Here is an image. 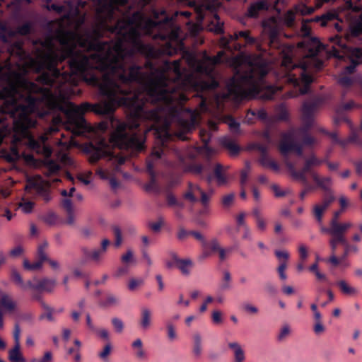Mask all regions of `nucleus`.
Masks as SVG:
<instances>
[{
  "mask_svg": "<svg viewBox=\"0 0 362 362\" xmlns=\"http://www.w3.org/2000/svg\"><path fill=\"white\" fill-rule=\"evenodd\" d=\"M329 244L332 250V254L335 253L337 245L339 244H346V238H341L340 237H332L329 240Z\"/></svg>",
  "mask_w": 362,
  "mask_h": 362,
  "instance_id": "obj_40",
  "label": "nucleus"
},
{
  "mask_svg": "<svg viewBox=\"0 0 362 362\" xmlns=\"http://www.w3.org/2000/svg\"><path fill=\"white\" fill-rule=\"evenodd\" d=\"M321 185H317L319 187L322 189L323 190L328 192L330 191L328 189V185H329L332 182V179L329 177H320Z\"/></svg>",
  "mask_w": 362,
  "mask_h": 362,
  "instance_id": "obj_59",
  "label": "nucleus"
},
{
  "mask_svg": "<svg viewBox=\"0 0 362 362\" xmlns=\"http://www.w3.org/2000/svg\"><path fill=\"white\" fill-rule=\"evenodd\" d=\"M144 281L141 279H131L128 284V288L130 291H134L137 286L142 285Z\"/></svg>",
  "mask_w": 362,
  "mask_h": 362,
  "instance_id": "obj_62",
  "label": "nucleus"
},
{
  "mask_svg": "<svg viewBox=\"0 0 362 362\" xmlns=\"http://www.w3.org/2000/svg\"><path fill=\"white\" fill-rule=\"evenodd\" d=\"M11 278L12 281L23 289L29 288L31 291L32 298L42 305L45 306L43 300L45 295V279H38L34 277L33 280L25 283L19 272L16 269H12L11 272Z\"/></svg>",
  "mask_w": 362,
  "mask_h": 362,
  "instance_id": "obj_7",
  "label": "nucleus"
},
{
  "mask_svg": "<svg viewBox=\"0 0 362 362\" xmlns=\"http://www.w3.org/2000/svg\"><path fill=\"white\" fill-rule=\"evenodd\" d=\"M25 189L28 191L35 189L37 192H41L44 190V184L40 183L37 179L30 178L27 181Z\"/></svg>",
  "mask_w": 362,
  "mask_h": 362,
  "instance_id": "obj_33",
  "label": "nucleus"
},
{
  "mask_svg": "<svg viewBox=\"0 0 362 362\" xmlns=\"http://www.w3.org/2000/svg\"><path fill=\"white\" fill-rule=\"evenodd\" d=\"M60 127H63L62 124H55L54 123V117L52 118V124L49 127H47V141H48V136L52 135L54 133H57ZM53 153V149L52 146L47 142V188L52 185V182H59L60 180L58 178L52 179L51 175H57L61 170L60 165L51 160L50 157Z\"/></svg>",
  "mask_w": 362,
  "mask_h": 362,
  "instance_id": "obj_10",
  "label": "nucleus"
},
{
  "mask_svg": "<svg viewBox=\"0 0 362 362\" xmlns=\"http://www.w3.org/2000/svg\"><path fill=\"white\" fill-rule=\"evenodd\" d=\"M228 348L234 352V362H244L245 360V352L238 342H230Z\"/></svg>",
  "mask_w": 362,
  "mask_h": 362,
  "instance_id": "obj_24",
  "label": "nucleus"
},
{
  "mask_svg": "<svg viewBox=\"0 0 362 362\" xmlns=\"http://www.w3.org/2000/svg\"><path fill=\"white\" fill-rule=\"evenodd\" d=\"M132 347L135 350V356L139 359H144L146 354L143 348V342L141 339H136L132 344Z\"/></svg>",
  "mask_w": 362,
  "mask_h": 362,
  "instance_id": "obj_28",
  "label": "nucleus"
},
{
  "mask_svg": "<svg viewBox=\"0 0 362 362\" xmlns=\"http://www.w3.org/2000/svg\"><path fill=\"white\" fill-rule=\"evenodd\" d=\"M269 5L265 0H259L252 4L247 9V16L250 18H257L260 11L268 10Z\"/></svg>",
  "mask_w": 362,
  "mask_h": 362,
  "instance_id": "obj_20",
  "label": "nucleus"
},
{
  "mask_svg": "<svg viewBox=\"0 0 362 362\" xmlns=\"http://www.w3.org/2000/svg\"><path fill=\"white\" fill-rule=\"evenodd\" d=\"M170 255L181 273L185 276H189L193 267L192 261L189 259H180L174 252H171Z\"/></svg>",
  "mask_w": 362,
  "mask_h": 362,
  "instance_id": "obj_19",
  "label": "nucleus"
},
{
  "mask_svg": "<svg viewBox=\"0 0 362 362\" xmlns=\"http://www.w3.org/2000/svg\"><path fill=\"white\" fill-rule=\"evenodd\" d=\"M47 20V116L50 112L63 113L54 116L55 124H62L68 136L61 133L56 138L59 148L56 156L63 165L72 160L66 151L74 136H86L92 130L83 115L92 112L105 119L98 124L103 132L111 129L110 141L120 149L139 151L144 141L132 131L138 124L129 125L114 116L118 107H133V113H144L136 98H129L132 83L146 79L141 66H127L123 57L109 49L91 57L66 48L52 56L50 28Z\"/></svg>",
  "mask_w": 362,
  "mask_h": 362,
  "instance_id": "obj_2",
  "label": "nucleus"
},
{
  "mask_svg": "<svg viewBox=\"0 0 362 362\" xmlns=\"http://www.w3.org/2000/svg\"><path fill=\"white\" fill-rule=\"evenodd\" d=\"M330 41L338 45L339 47L346 48L348 57L350 62H356L358 65L362 64V47H346L344 40L339 35L330 37Z\"/></svg>",
  "mask_w": 362,
  "mask_h": 362,
  "instance_id": "obj_12",
  "label": "nucleus"
},
{
  "mask_svg": "<svg viewBox=\"0 0 362 362\" xmlns=\"http://www.w3.org/2000/svg\"><path fill=\"white\" fill-rule=\"evenodd\" d=\"M199 136L204 146L206 147L211 140V136L210 132L206 129H201L199 131Z\"/></svg>",
  "mask_w": 362,
  "mask_h": 362,
  "instance_id": "obj_50",
  "label": "nucleus"
},
{
  "mask_svg": "<svg viewBox=\"0 0 362 362\" xmlns=\"http://www.w3.org/2000/svg\"><path fill=\"white\" fill-rule=\"evenodd\" d=\"M288 82L293 86V89L287 91L285 93V97L287 98H296L308 93L310 86L313 82V77L307 72L305 69H303L300 71L299 77L294 74H289Z\"/></svg>",
  "mask_w": 362,
  "mask_h": 362,
  "instance_id": "obj_8",
  "label": "nucleus"
},
{
  "mask_svg": "<svg viewBox=\"0 0 362 362\" xmlns=\"http://www.w3.org/2000/svg\"><path fill=\"white\" fill-rule=\"evenodd\" d=\"M163 224V219L162 217H159L158 221H156L155 223L150 222V223H148V226L153 232L156 233V232L160 231Z\"/></svg>",
  "mask_w": 362,
  "mask_h": 362,
  "instance_id": "obj_56",
  "label": "nucleus"
},
{
  "mask_svg": "<svg viewBox=\"0 0 362 362\" xmlns=\"http://www.w3.org/2000/svg\"><path fill=\"white\" fill-rule=\"evenodd\" d=\"M38 259L30 263L27 259L23 262V267L28 271H37L42 268L45 262V244H42L38 247L37 251Z\"/></svg>",
  "mask_w": 362,
  "mask_h": 362,
  "instance_id": "obj_17",
  "label": "nucleus"
},
{
  "mask_svg": "<svg viewBox=\"0 0 362 362\" xmlns=\"http://www.w3.org/2000/svg\"><path fill=\"white\" fill-rule=\"evenodd\" d=\"M272 189L273 190L275 197H282L286 196V194H288L291 191L289 189L286 190H281L278 185H273L272 186Z\"/></svg>",
  "mask_w": 362,
  "mask_h": 362,
  "instance_id": "obj_54",
  "label": "nucleus"
},
{
  "mask_svg": "<svg viewBox=\"0 0 362 362\" xmlns=\"http://www.w3.org/2000/svg\"><path fill=\"white\" fill-rule=\"evenodd\" d=\"M118 303L119 298L114 295L109 294L107 296L105 300L101 303V305L108 307L111 305H117Z\"/></svg>",
  "mask_w": 362,
  "mask_h": 362,
  "instance_id": "obj_45",
  "label": "nucleus"
},
{
  "mask_svg": "<svg viewBox=\"0 0 362 362\" xmlns=\"http://www.w3.org/2000/svg\"><path fill=\"white\" fill-rule=\"evenodd\" d=\"M40 68L42 70V72L40 75V81L42 85L45 84V52H42L41 54L40 59Z\"/></svg>",
  "mask_w": 362,
  "mask_h": 362,
  "instance_id": "obj_55",
  "label": "nucleus"
},
{
  "mask_svg": "<svg viewBox=\"0 0 362 362\" xmlns=\"http://www.w3.org/2000/svg\"><path fill=\"white\" fill-rule=\"evenodd\" d=\"M352 226L351 222L340 223L339 221H330L329 226L322 227L321 231L332 237L346 238L344 235Z\"/></svg>",
  "mask_w": 362,
  "mask_h": 362,
  "instance_id": "obj_13",
  "label": "nucleus"
},
{
  "mask_svg": "<svg viewBox=\"0 0 362 362\" xmlns=\"http://www.w3.org/2000/svg\"><path fill=\"white\" fill-rule=\"evenodd\" d=\"M207 247L211 253L218 252L221 248L218 241L216 239H213L209 243L207 242Z\"/></svg>",
  "mask_w": 362,
  "mask_h": 362,
  "instance_id": "obj_58",
  "label": "nucleus"
},
{
  "mask_svg": "<svg viewBox=\"0 0 362 362\" xmlns=\"http://www.w3.org/2000/svg\"><path fill=\"white\" fill-rule=\"evenodd\" d=\"M345 245V250L344 253L341 257V259H344L347 257L350 252L357 253L358 251V248L356 245H349L347 242L346 241V244H344Z\"/></svg>",
  "mask_w": 362,
  "mask_h": 362,
  "instance_id": "obj_51",
  "label": "nucleus"
},
{
  "mask_svg": "<svg viewBox=\"0 0 362 362\" xmlns=\"http://www.w3.org/2000/svg\"><path fill=\"white\" fill-rule=\"evenodd\" d=\"M256 116L258 119L261 120H266L268 117L267 112L264 109H259L256 110H248L247 112V117L249 115ZM250 118H247V122H250Z\"/></svg>",
  "mask_w": 362,
  "mask_h": 362,
  "instance_id": "obj_37",
  "label": "nucleus"
},
{
  "mask_svg": "<svg viewBox=\"0 0 362 362\" xmlns=\"http://www.w3.org/2000/svg\"><path fill=\"white\" fill-rule=\"evenodd\" d=\"M152 312L146 307H143L141 309V315L139 320V325L142 329H147L151 325Z\"/></svg>",
  "mask_w": 362,
  "mask_h": 362,
  "instance_id": "obj_22",
  "label": "nucleus"
},
{
  "mask_svg": "<svg viewBox=\"0 0 362 362\" xmlns=\"http://www.w3.org/2000/svg\"><path fill=\"white\" fill-rule=\"evenodd\" d=\"M47 20V116L50 112L63 113L54 116L55 124H62L68 136L61 133L56 138L59 148L56 156L63 165L72 160L66 151L74 136H86L92 130L83 115L92 112L105 119L98 124L103 132L111 129L110 141L120 149L139 151L144 141L132 131L138 124L129 125L114 116L118 107H133V113H144L136 98H129L132 83L146 79L141 66H127L123 57L109 49L91 57L66 48L52 56L50 28Z\"/></svg>",
  "mask_w": 362,
  "mask_h": 362,
  "instance_id": "obj_1",
  "label": "nucleus"
},
{
  "mask_svg": "<svg viewBox=\"0 0 362 362\" xmlns=\"http://www.w3.org/2000/svg\"><path fill=\"white\" fill-rule=\"evenodd\" d=\"M263 28L268 33L270 43H274L279 37V29L277 26L274 23L264 22Z\"/></svg>",
  "mask_w": 362,
  "mask_h": 362,
  "instance_id": "obj_25",
  "label": "nucleus"
},
{
  "mask_svg": "<svg viewBox=\"0 0 362 362\" xmlns=\"http://www.w3.org/2000/svg\"><path fill=\"white\" fill-rule=\"evenodd\" d=\"M111 321L116 332L122 333L124 327L122 320L117 317H113Z\"/></svg>",
  "mask_w": 362,
  "mask_h": 362,
  "instance_id": "obj_49",
  "label": "nucleus"
},
{
  "mask_svg": "<svg viewBox=\"0 0 362 362\" xmlns=\"http://www.w3.org/2000/svg\"><path fill=\"white\" fill-rule=\"evenodd\" d=\"M196 86L202 90H214L219 86L218 81L214 77L196 83Z\"/></svg>",
  "mask_w": 362,
  "mask_h": 362,
  "instance_id": "obj_23",
  "label": "nucleus"
},
{
  "mask_svg": "<svg viewBox=\"0 0 362 362\" xmlns=\"http://www.w3.org/2000/svg\"><path fill=\"white\" fill-rule=\"evenodd\" d=\"M190 235H192L196 240L202 243V247L207 246V242L204 237L198 231L190 230Z\"/></svg>",
  "mask_w": 362,
  "mask_h": 362,
  "instance_id": "obj_60",
  "label": "nucleus"
},
{
  "mask_svg": "<svg viewBox=\"0 0 362 362\" xmlns=\"http://www.w3.org/2000/svg\"><path fill=\"white\" fill-rule=\"evenodd\" d=\"M336 285L339 287L341 292L344 295L353 296L358 293L356 288L352 287L348 284L344 280H339L337 281Z\"/></svg>",
  "mask_w": 362,
  "mask_h": 362,
  "instance_id": "obj_26",
  "label": "nucleus"
},
{
  "mask_svg": "<svg viewBox=\"0 0 362 362\" xmlns=\"http://www.w3.org/2000/svg\"><path fill=\"white\" fill-rule=\"evenodd\" d=\"M269 71L268 63L262 58L256 57L249 59L248 65L241 73L238 72V78L232 77L227 84L228 94L235 100L262 97L265 100H272L281 91L275 86H269L265 92L263 82Z\"/></svg>",
  "mask_w": 362,
  "mask_h": 362,
  "instance_id": "obj_4",
  "label": "nucleus"
},
{
  "mask_svg": "<svg viewBox=\"0 0 362 362\" xmlns=\"http://www.w3.org/2000/svg\"><path fill=\"white\" fill-rule=\"evenodd\" d=\"M18 90L14 86H8L0 90V110L15 119V124L22 128L34 127L35 121L30 115L37 109V99L32 95L25 98L26 104H21L18 100Z\"/></svg>",
  "mask_w": 362,
  "mask_h": 362,
  "instance_id": "obj_5",
  "label": "nucleus"
},
{
  "mask_svg": "<svg viewBox=\"0 0 362 362\" xmlns=\"http://www.w3.org/2000/svg\"><path fill=\"white\" fill-rule=\"evenodd\" d=\"M286 268L287 264L284 263H280L277 268V272L281 280H286L287 279V275L285 273V270L286 269Z\"/></svg>",
  "mask_w": 362,
  "mask_h": 362,
  "instance_id": "obj_63",
  "label": "nucleus"
},
{
  "mask_svg": "<svg viewBox=\"0 0 362 362\" xmlns=\"http://www.w3.org/2000/svg\"><path fill=\"white\" fill-rule=\"evenodd\" d=\"M255 42V38L250 36L247 30L235 32L221 38V45L223 48L235 51H240L247 45H253Z\"/></svg>",
  "mask_w": 362,
  "mask_h": 362,
  "instance_id": "obj_9",
  "label": "nucleus"
},
{
  "mask_svg": "<svg viewBox=\"0 0 362 362\" xmlns=\"http://www.w3.org/2000/svg\"><path fill=\"white\" fill-rule=\"evenodd\" d=\"M111 351H112V345L110 342L107 343L105 344V346H104L103 349L102 351H100L99 354H98V356L103 359V360H106L107 358V357L109 356V355L111 353Z\"/></svg>",
  "mask_w": 362,
  "mask_h": 362,
  "instance_id": "obj_52",
  "label": "nucleus"
},
{
  "mask_svg": "<svg viewBox=\"0 0 362 362\" xmlns=\"http://www.w3.org/2000/svg\"><path fill=\"white\" fill-rule=\"evenodd\" d=\"M313 21L320 23L322 26H334L338 32L342 30L341 25L337 22V15L335 13L327 12L321 16H316Z\"/></svg>",
  "mask_w": 362,
  "mask_h": 362,
  "instance_id": "obj_18",
  "label": "nucleus"
},
{
  "mask_svg": "<svg viewBox=\"0 0 362 362\" xmlns=\"http://www.w3.org/2000/svg\"><path fill=\"white\" fill-rule=\"evenodd\" d=\"M323 162L322 159H319L315 155H311L305 160L304 166L300 170H296L294 163L290 160L285 161V163L291 176L295 180H300L303 184H307L306 173H311V168L313 166L320 165Z\"/></svg>",
  "mask_w": 362,
  "mask_h": 362,
  "instance_id": "obj_11",
  "label": "nucleus"
},
{
  "mask_svg": "<svg viewBox=\"0 0 362 362\" xmlns=\"http://www.w3.org/2000/svg\"><path fill=\"white\" fill-rule=\"evenodd\" d=\"M63 311H64L63 308L56 309V308H53L47 306V320L54 321V315L60 314Z\"/></svg>",
  "mask_w": 362,
  "mask_h": 362,
  "instance_id": "obj_44",
  "label": "nucleus"
},
{
  "mask_svg": "<svg viewBox=\"0 0 362 362\" xmlns=\"http://www.w3.org/2000/svg\"><path fill=\"white\" fill-rule=\"evenodd\" d=\"M228 126L233 132H238L240 129V123L237 122L233 117H229L228 120Z\"/></svg>",
  "mask_w": 362,
  "mask_h": 362,
  "instance_id": "obj_57",
  "label": "nucleus"
},
{
  "mask_svg": "<svg viewBox=\"0 0 362 362\" xmlns=\"http://www.w3.org/2000/svg\"><path fill=\"white\" fill-rule=\"evenodd\" d=\"M82 252L87 259L94 262H99L104 255V253L99 249L90 251L88 248L83 247L82 248Z\"/></svg>",
  "mask_w": 362,
  "mask_h": 362,
  "instance_id": "obj_27",
  "label": "nucleus"
},
{
  "mask_svg": "<svg viewBox=\"0 0 362 362\" xmlns=\"http://www.w3.org/2000/svg\"><path fill=\"white\" fill-rule=\"evenodd\" d=\"M343 141L346 142V146L349 143H356L362 145V138L355 131H352L350 136L347 139H343Z\"/></svg>",
  "mask_w": 362,
  "mask_h": 362,
  "instance_id": "obj_41",
  "label": "nucleus"
},
{
  "mask_svg": "<svg viewBox=\"0 0 362 362\" xmlns=\"http://www.w3.org/2000/svg\"><path fill=\"white\" fill-rule=\"evenodd\" d=\"M112 231L115 238V246L119 247L122 243V235L121 229L119 226H115L112 227Z\"/></svg>",
  "mask_w": 362,
  "mask_h": 362,
  "instance_id": "obj_43",
  "label": "nucleus"
},
{
  "mask_svg": "<svg viewBox=\"0 0 362 362\" xmlns=\"http://www.w3.org/2000/svg\"><path fill=\"white\" fill-rule=\"evenodd\" d=\"M274 255L280 263L287 264V261L289 259L290 255L286 250H279L274 251Z\"/></svg>",
  "mask_w": 362,
  "mask_h": 362,
  "instance_id": "obj_42",
  "label": "nucleus"
},
{
  "mask_svg": "<svg viewBox=\"0 0 362 362\" xmlns=\"http://www.w3.org/2000/svg\"><path fill=\"white\" fill-rule=\"evenodd\" d=\"M34 204L32 202H23L20 204V208L26 214L32 211Z\"/></svg>",
  "mask_w": 362,
  "mask_h": 362,
  "instance_id": "obj_61",
  "label": "nucleus"
},
{
  "mask_svg": "<svg viewBox=\"0 0 362 362\" xmlns=\"http://www.w3.org/2000/svg\"><path fill=\"white\" fill-rule=\"evenodd\" d=\"M32 28L33 25L31 22L27 21L23 25H18L16 29V32L20 35H27L31 33Z\"/></svg>",
  "mask_w": 362,
  "mask_h": 362,
  "instance_id": "obj_38",
  "label": "nucleus"
},
{
  "mask_svg": "<svg viewBox=\"0 0 362 362\" xmlns=\"http://www.w3.org/2000/svg\"><path fill=\"white\" fill-rule=\"evenodd\" d=\"M202 337L199 333H195L193 335V349L192 352L197 358H199L202 353Z\"/></svg>",
  "mask_w": 362,
  "mask_h": 362,
  "instance_id": "obj_29",
  "label": "nucleus"
},
{
  "mask_svg": "<svg viewBox=\"0 0 362 362\" xmlns=\"http://www.w3.org/2000/svg\"><path fill=\"white\" fill-rule=\"evenodd\" d=\"M313 124H303L298 130V133L301 135L302 144L303 146H312L316 141L315 139L309 134Z\"/></svg>",
  "mask_w": 362,
  "mask_h": 362,
  "instance_id": "obj_21",
  "label": "nucleus"
},
{
  "mask_svg": "<svg viewBox=\"0 0 362 362\" xmlns=\"http://www.w3.org/2000/svg\"><path fill=\"white\" fill-rule=\"evenodd\" d=\"M326 210L322 208L320 204H315L313 209V215L318 223H322L323 215Z\"/></svg>",
  "mask_w": 362,
  "mask_h": 362,
  "instance_id": "obj_36",
  "label": "nucleus"
},
{
  "mask_svg": "<svg viewBox=\"0 0 362 362\" xmlns=\"http://www.w3.org/2000/svg\"><path fill=\"white\" fill-rule=\"evenodd\" d=\"M322 102V98L317 97L303 103L302 107L303 124H313L314 112Z\"/></svg>",
  "mask_w": 362,
  "mask_h": 362,
  "instance_id": "obj_15",
  "label": "nucleus"
},
{
  "mask_svg": "<svg viewBox=\"0 0 362 362\" xmlns=\"http://www.w3.org/2000/svg\"><path fill=\"white\" fill-rule=\"evenodd\" d=\"M334 200L335 197L333 195L332 192L331 191H328L324 195L322 202L319 204L327 211V209Z\"/></svg>",
  "mask_w": 362,
  "mask_h": 362,
  "instance_id": "obj_39",
  "label": "nucleus"
},
{
  "mask_svg": "<svg viewBox=\"0 0 362 362\" xmlns=\"http://www.w3.org/2000/svg\"><path fill=\"white\" fill-rule=\"evenodd\" d=\"M291 333V329L288 325H284L280 329L277 336V339L279 341H284Z\"/></svg>",
  "mask_w": 362,
  "mask_h": 362,
  "instance_id": "obj_47",
  "label": "nucleus"
},
{
  "mask_svg": "<svg viewBox=\"0 0 362 362\" xmlns=\"http://www.w3.org/2000/svg\"><path fill=\"white\" fill-rule=\"evenodd\" d=\"M9 359L12 362H24V358L20 352V344H15L9 351Z\"/></svg>",
  "mask_w": 362,
  "mask_h": 362,
  "instance_id": "obj_35",
  "label": "nucleus"
},
{
  "mask_svg": "<svg viewBox=\"0 0 362 362\" xmlns=\"http://www.w3.org/2000/svg\"><path fill=\"white\" fill-rule=\"evenodd\" d=\"M167 335L170 341H174L177 338V334L174 325L171 322H167Z\"/></svg>",
  "mask_w": 362,
  "mask_h": 362,
  "instance_id": "obj_46",
  "label": "nucleus"
},
{
  "mask_svg": "<svg viewBox=\"0 0 362 362\" xmlns=\"http://www.w3.org/2000/svg\"><path fill=\"white\" fill-rule=\"evenodd\" d=\"M295 143L293 132H291L283 134L279 149L282 156L286 159V161L288 160V153L293 152Z\"/></svg>",
  "mask_w": 362,
  "mask_h": 362,
  "instance_id": "obj_16",
  "label": "nucleus"
},
{
  "mask_svg": "<svg viewBox=\"0 0 362 362\" xmlns=\"http://www.w3.org/2000/svg\"><path fill=\"white\" fill-rule=\"evenodd\" d=\"M197 194H199L201 196L202 204L204 206H206L209 202V196L199 185L189 182L187 191L184 194V198L192 203H196L199 201L196 197Z\"/></svg>",
  "mask_w": 362,
  "mask_h": 362,
  "instance_id": "obj_14",
  "label": "nucleus"
},
{
  "mask_svg": "<svg viewBox=\"0 0 362 362\" xmlns=\"http://www.w3.org/2000/svg\"><path fill=\"white\" fill-rule=\"evenodd\" d=\"M362 35V20L354 23L349 29L347 37H358Z\"/></svg>",
  "mask_w": 362,
  "mask_h": 362,
  "instance_id": "obj_34",
  "label": "nucleus"
},
{
  "mask_svg": "<svg viewBox=\"0 0 362 362\" xmlns=\"http://www.w3.org/2000/svg\"><path fill=\"white\" fill-rule=\"evenodd\" d=\"M146 66L150 68L151 72L144 71L141 67V74L146 76V79L143 83H136L144 87L146 95H144L141 91L132 88L129 96V98H136L138 104L141 103L144 113L141 114L139 117H136L133 113V107H126L129 112L132 122H125L131 126L135 123L138 124V127L135 128L132 132H135L144 141V148L139 151L132 149L126 150L131 151L133 153H138L144 150L145 136L141 132L139 122H152L151 128L148 131L154 130L157 141L156 146L152 148L151 155L146 158V170L150 175V180L146 185V189L151 191L157 188L154 166L158 160L164 158L168 147L167 142L171 138V134L169 132L170 123L168 120L167 116L176 117L180 115L177 103L183 100L185 96L180 92L181 86L178 79L181 76V71L178 61L173 62V69L177 77L173 80L167 76L164 70L155 68L151 62H146Z\"/></svg>",
  "mask_w": 362,
  "mask_h": 362,
  "instance_id": "obj_3",
  "label": "nucleus"
},
{
  "mask_svg": "<svg viewBox=\"0 0 362 362\" xmlns=\"http://www.w3.org/2000/svg\"><path fill=\"white\" fill-rule=\"evenodd\" d=\"M212 321L214 324L218 325L222 322L223 318H222V313L219 310H214L212 313Z\"/></svg>",
  "mask_w": 362,
  "mask_h": 362,
  "instance_id": "obj_64",
  "label": "nucleus"
},
{
  "mask_svg": "<svg viewBox=\"0 0 362 362\" xmlns=\"http://www.w3.org/2000/svg\"><path fill=\"white\" fill-rule=\"evenodd\" d=\"M0 305L8 311H13L16 308L15 303L11 300L9 296L6 293L1 295Z\"/></svg>",
  "mask_w": 362,
  "mask_h": 362,
  "instance_id": "obj_31",
  "label": "nucleus"
},
{
  "mask_svg": "<svg viewBox=\"0 0 362 362\" xmlns=\"http://www.w3.org/2000/svg\"><path fill=\"white\" fill-rule=\"evenodd\" d=\"M277 117L281 121H286L288 119V111L283 105H279L277 108Z\"/></svg>",
  "mask_w": 362,
  "mask_h": 362,
  "instance_id": "obj_48",
  "label": "nucleus"
},
{
  "mask_svg": "<svg viewBox=\"0 0 362 362\" xmlns=\"http://www.w3.org/2000/svg\"><path fill=\"white\" fill-rule=\"evenodd\" d=\"M241 308L246 313L255 315L258 313V308L248 303H244L241 305Z\"/></svg>",
  "mask_w": 362,
  "mask_h": 362,
  "instance_id": "obj_53",
  "label": "nucleus"
},
{
  "mask_svg": "<svg viewBox=\"0 0 362 362\" xmlns=\"http://www.w3.org/2000/svg\"><path fill=\"white\" fill-rule=\"evenodd\" d=\"M260 164L266 168H269L274 171H278L279 170V166L277 163L273 160H272L268 154L261 155L259 158Z\"/></svg>",
  "mask_w": 362,
  "mask_h": 362,
  "instance_id": "obj_30",
  "label": "nucleus"
},
{
  "mask_svg": "<svg viewBox=\"0 0 362 362\" xmlns=\"http://www.w3.org/2000/svg\"><path fill=\"white\" fill-rule=\"evenodd\" d=\"M221 145L228 149L230 152L233 154L236 155L240 151V148L238 144H236L233 140L228 138H223L221 141Z\"/></svg>",
  "mask_w": 362,
  "mask_h": 362,
  "instance_id": "obj_32",
  "label": "nucleus"
},
{
  "mask_svg": "<svg viewBox=\"0 0 362 362\" xmlns=\"http://www.w3.org/2000/svg\"><path fill=\"white\" fill-rule=\"evenodd\" d=\"M174 153L182 165L184 172L191 173L200 180H205L208 184H211L214 178L216 179L218 185L226 182V177L223 173V165L219 163L214 164L210 158H207L203 163L194 161L186 163L185 157L179 151L175 149Z\"/></svg>",
  "mask_w": 362,
  "mask_h": 362,
  "instance_id": "obj_6",
  "label": "nucleus"
}]
</instances>
